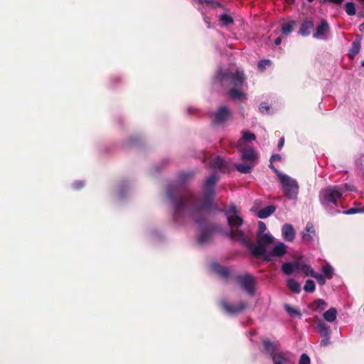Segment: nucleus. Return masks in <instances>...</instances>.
Wrapping results in <instances>:
<instances>
[{
	"label": "nucleus",
	"mask_w": 364,
	"mask_h": 364,
	"mask_svg": "<svg viewBox=\"0 0 364 364\" xmlns=\"http://www.w3.org/2000/svg\"><path fill=\"white\" fill-rule=\"evenodd\" d=\"M167 196L173 206V220L183 223L186 214L196 224L201 225L205 220V214L213 209L215 190L203 186V200L200 201L190 191L182 192L177 185H170L167 189Z\"/></svg>",
	"instance_id": "1"
},
{
	"label": "nucleus",
	"mask_w": 364,
	"mask_h": 364,
	"mask_svg": "<svg viewBox=\"0 0 364 364\" xmlns=\"http://www.w3.org/2000/svg\"><path fill=\"white\" fill-rule=\"evenodd\" d=\"M245 80L246 77L242 70L233 73L227 68H220L214 77L213 85L215 87H229L228 94L230 99L245 101L247 99V94L241 89L247 85Z\"/></svg>",
	"instance_id": "2"
},
{
	"label": "nucleus",
	"mask_w": 364,
	"mask_h": 364,
	"mask_svg": "<svg viewBox=\"0 0 364 364\" xmlns=\"http://www.w3.org/2000/svg\"><path fill=\"white\" fill-rule=\"evenodd\" d=\"M342 196L343 188L341 186H328L320 191L319 200L324 206L328 204L336 205L338 200L340 199Z\"/></svg>",
	"instance_id": "3"
},
{
	"label": "nucleus",
	"mask_w": 364,
	"mask_h": 364,
	"mask_svg": "<svg viewBox=\"0 0 364 364\" xmlns=\"http://www.w3.org/2000/svg\"><path fill=\"white\" fill-rule=\"evenodd\" d=\"M273 242L272 235H257L256 244L247 243V247L255 257L259 258L267 252V246Z\"/></svg>",
	"instance_id": "4"
},
{
	"label": "nucleus",
	"mask_w": 364,
	"mask_h": 364,
	"mask_svg": "<svg viewBox=\"0 0 364 364\" xmlns=\"http://www.w3.org/2000/svg\"><path fill=\"white\" fill-rule=\"evenodd\" d=\"M279 177L285 196L291 200L296 199L299 193V185L296 181L282 173H279Z\"/></svg>",
	"instance_id": "5"
},
{
	"label": "nucleus",
	"mask_w": 364,
	"mask_h": 364,
	"mask_svg": "<svg viewBox=\"0 0 364 364\" xmlns=\"http://www.w3.org/2000/svg\"><path fill=\"white\" fill-rule=\"evenodd\" d=\"M235 280L240 287L250 296L255 294L256 279L249 273L235 277Z\"/></svg>",
	"instance_id": "6"
},
{
	"label": "nucleus",
	"mask_w": 364,
	"mask_h": 364,
	"mask_svg": "<svg viewBox=\"0 0 364 364\" xmlns=\"http://www.w3.org/2000/svg\"><path fill=\"white\" fill-rule=\"evenodd\" d=\"M206 222V218L203 222L201 225H199L201 228V232L198 237V242L200 245H203L210 242L213 236V233L220 230V226L217 224H208L203 227V224Z\"/></svg>",
	"instance_id": "7"
},
{
	"label": "nucleus",
	"mask_w": 364,
	"mask_h": 364,
	"mask_svg": "<svg viewBox=\"0 0 364 364\" xmlns=\"http://www.w3.org/2000/svg\"><path fill=\"white\" fill-rule=\"evenodd\" d=\"M227 217L228 224L231 228H240L242 225L244 220L240 215V211L236 205L231 204L226 210H223Z\"/></svg>",
	"instance_id": "8"
},
{
	"label": "nucleus",
	"mask_w": 364,
	"mask_h": 364,
	"mask_svg": "<svg viewBox=\"0 0 364 364\" xmlns=\"http://www.w3.org/2000/svg\"><path fill=\"white\" fill-rule=\"evenodd\" d=\"M219 304L222 310L229 316L240 314L248 307V303L244 301L233 304L228 302L225 299H221Z\"/></svg>",
	"instance_id": "9"
},
{
	"label": "nucleus",
	"mask_w": 364,
	"mask_h": 364,
	"mask_svg": "<svg viewBox=\"0 0 364 364\" xmlns=\"http://www.w3.org/2000/svg\"><path fill=\"white\" fill-rule=\"evenodd\" d=\"M231 114L232 113L227 106H221L213 114V122L217 124H222L228 120Z\"/></svg>",
	"instance_id": "10"
},
{
	"label": "nucleus",
	"mask_w": 364,
	"mask_h": 364,
	"mask_svg": "<svg viewBox=\"0 0 364 364\" xmlns=\"http://www.w3.org/2000/svg\"><path fill=\"white\" fill-rule=\"evenodd\" d=\"M273 364H294L291 354L289 351H280L271 358Z\"/></svg>",
	"instance_id": "11"
},
{
	"label": "nucleus",
	"mask_w": 364,
	"mask_h": 364,
	"mask_svg": "<svg viewBox=\"0 0 364 364\" xmlns=\"http://www.w3.org/2000/svg\"><path fill=\"white\" fill-rule=\"evenodd\" d=\"M316 236V230L312 223L308 222L306 228L301 233V237L304 242L311 243Z\"/></svg>",
	"instance_id": "12"
},
{
	"label": "nucleus",
	"mask_w": 364,
	"mask_h": 364,
	"mask_svg": "<svg viewBox=\"0 0 364 364\" xmlns=\"http://www.w3.org/2000/svg\"><path fill=\"white\" fill-rule=\"evenodd\" d=\"M330 30L328 23L326 20H322L321 23L317 26L316 32L313 34V37L316 39H324Z\"/></svg>",
	"instance_id": "13"
},
{
	"label": "nucleus",
	"mask_w": 364,
	"mask_h": 364,
	"mask_svg": "<svg viewBox=\"0 0 364 364\" xmlns=\"http://www.w3.org/2000/svg\"><path fill=\"white\" fill-rule=\"evenodd\" d=\"M212 267L213 271L224 280L228 281L230 277V271L228 267L223 266L218 263H214L213 264Z\"/></svg>",
	"instance_id": "14"
},
{
	"label": "nucleus",
	"mask_w": 364,
	"mask_h": 364,
	"mask_svg": "<svg viewBox=\"0 0 364 364\" xmlns=\"http://www.w3.org/2000/svg\"><path fill=\"white\" fill-rule=\"evenodd\" d=\"M362 36L357 35L355 41L351 44V48L348 53V57L353 59L360 52L361 47Z\"/></svg>",
	"instance_id": "15"
},
{
	"label": "nucleus",
	"mask_w": 364,
	"mask_h": 364,
	"mask_svg": "<svg viewBox=\"0 0 364 364\" xmlns=\"http://www.w3.org/2000/svg\"><path fill=\"white\" fill-rule=\"evenodd\" d=\"M262 343L264 350L269 354L271 358L274 354L279 353V351L278 350V348L279 347V343L278 342L274 343L269 339H264Z\"/></svg>",
	"instance_id": "16"
},
{
	"label": "nucleus",
	"mask_w": 364,
	"mask_h": 364,
	"mask_svg": "<svg viewBox=\"0 0 364 364\" xmlns=\"http://www.w3.org/2000/svg\"><path fill=\"white\" fill-rule=\"evenodd\" d=\"M226 235L230 237L231 239L234 240L240 241L242 243L245 244L247 246V243H249L245 238V232L241 230H231L228 233H226Z\"/></svg>",
	"instance_id": "17"
},
{
	"label": "nucleus",
	"mask_w": 364,
	"mask_h": 364,
	"mask_svg": "<svg viewBox=\"0 0 364 364\" xmlns=\"http://www.w3.org/2000/svg\"><path fill=\"white\" fill-rule=\"evenodd\" d=\"M282 236L284 240L291 242L295 237V231L293 226L290 224H284L282 227Z\"/></svg>",
	"instance_id": "18"
},
{
	"label": "nucleus",
	"mask_w": 364,
	"mask_h": 364,
	"mask_svg": "<svg viewBox=\"0 0 364 364\" xmlns=\"http://www.w3.org/2000/svg\"><path fill=\"white\" fill-rule=\"evenodd\" d=\"M241 159L245 161L252 162L256 159L257 155L253 149L250 148L247 149H240Z\"/></svg>",
	"instance_id": "19"
},
{
	"label": "nucleus",
	"mask_w": 364,
	"mask_h": 364,
	"mask_svg": "<svg viewBox=\"0 0 364 364\" xmlns=\"http://www.w3.org/2000/svg\"><path fill=\"white\" fill-rule=\"evenodd\" d=\"M287 252V246L283 242H278L272 250L271 255L274 257H282Z\"/></svg>",
	"instance_id": "20"
},
{
	"label": "nucleus",
	"mask_w": 364,
	"mask_h": 364,
	"mask_svg": "<svg viewBox=\"0 0 364 364\" xmlns=\"http://www.w3.org/2000/svg\"><path fill=\"white\" fill-rule=\"evenodd\" d=\"M276 210V206L273 205H270L268 206H266L262 209H260L257 212V217L261 219H265L270 216L272 214H273Z\"/></svg>",
	"instance_id": "21"
},
{
	"label": "nucleus",
	"mask_w": 364,
	"mask_h": 364,
	"mask_svg": "<svg viewBox=\"0 0 364 364\" xmlns=\"http://www.w3.org/2000/svg\"><path fill=\"white\" fill-rule=\"evenodd\" d=\"M313 28L314 22L312 21H304L301 25L299 33L303 36H307L310 34Z\"/></svg>",
	"instance_id": "22"
},
{
	"label": "nucleus",
	"mask_w": 364,
	"mask_h": 364,
	"mask_svg": "<svg viewBox=\"0 0 364 364\" xmlns=\"http://www.w3.org/2000/svg\"><path fill=\"white\" fill-rule=\"evenodd\" d=\"M327 306V303L321 299H317L308 305V307L313 311H322Z\"/></svg>",
	"instance_id": "23"
},
{
	"label": "nucleus",
	"mask_w": 364,
	"mask_h": 364,
	"mask_svg": "<svg viewBox=\"0 0 364 364\" xmlns=\"http://www.w3.org/2000/svg\"><path fill=\"white\" fill-rule=\"evenodd\" d=\"M225 166L226 164L225 161L218 156L213 159L211 161V167L213 169H218L219 171H224Z\"/></svg>",
	"instance_id": "24"
},
{
	"label": "nucleus",
	"mask_w": 364,
	"mask_h": 364,
	"mask_svg": "<svg viewBox=\"0 0 364 364\" xmlns=\"http://www.w3.org/2000/svg\"><path fill=\"white\" fill-rule=\"evenodd\" d=\"M287 285L288 288L294 293L299 294L301 292V284L294 279H289L287 280Z\"/></svg>",
	"instance_id": "25"
},
{
	"label": "nucleus",
	"mask_w": 364,
	"mask_h": 364,
	"mask_svg": "<svg viewBox=\"0 0 364 364\" xmlns=\"http://www.w3.org/2000/svg\"><path fill=\"white\" fill-rule=\"evenodd\" d=\"M317 328L321 337H330V328L325 323L320 321L317 323Z\"/></svg>",
	"instance_id": "26"
},
{
	"label": "nucleus",
	"mask_w": 364,
	"mask_h": 364,
	"mask_svg": "<svg viewBox=\"0 0 364 364\" xmlns=\"http://www.w3.org/2000/svg\"><path fill=\"white\" fill-rule=\"evenodd\" d=\"M337 317V310L334 307L330 308L323 314V318L328 322H333Z\"/></svg>",
	"instance_id": "27"
},
{
	"label": "nucleus",
	"mask_w": 364,
	"mask_h": 364,
	"mask_svg": "<svg viewBox=\"0 0 364 364\" xmlns=\"http://www.w3.org/2000/svg\"><path fill=\"white\" fill-rule=\"evenodd\" d=\"M295 25V21H290L287 23H283L281 29L282 33L283 35H288L291 33L293 31Z\"/></svg>",
	"instance_id": "28"
},
{
	"label": "nucleus",
	"mask_w": 364,
	"mask_h": 364,
	"mask_svg": "<svg viewBox=\"0 0 364 364\" xmlns=\"http://www.w3.org/2000/svg\"><path fill=\"white\" fill-rule=\"evenodd\" d=\"M255 139H256V136L255 134L251 133L249 131H243L242 132V138L238 141L237 147L240 149L241 144H242V141H252V140H255Z\"/></svg>",
	"instance_id": "29"
},
{
	"label": "nucleus",
	"mask_w": 364,
	"mask_h": 364,
	"mask_svg": "<svg viewBox=\"0 0 364 364\" xmlns=\"http://www.w3.org/2000/svg\"><path fill=\"white\" fill-rule=\"evenodd\" d=\"M252 166L242 164H235V167L237 171L242 173H249L252 169Z\"/></svg>",
	"instance_id": "30"
},
{
	"label": "nucleus",
	"mask_w": 364,
	"mask_h": 364,
	"mask_svg": "<svg viewBox=\"0 0 364 364\" xmlns=\"http://www.w3.org/2000/svg\"><path fill=\"white\" fill-rule=\"evenodd\" d=\"M284 309L290 315V316H296L297 317L300 318L301 316V314L299 309L294 308L291 306L289 304H284Z\"/></svg>",
	"instance_id": "31"
},
{
	"label": "nucleus",
	"mask_w": 364,
	"mask_h": 364,
	"mask_svg": "<svg viewBox=\"0 0 364 364\" xmlns=\"http://www.w3.org/2000/svg\"><path fill=\"white\" fill-rule=\"evenodd\" d=\"M218 181V176L215 174H213L206 179L203 186L210 187V188L211 187V188H215Z\"/></svg>",
	"instance_id": "32"
},
{
	"label": "nucleus",
	"mask_w": 364,
	"mask_h": 364,
	"mask_svg": "<svg viewBox=\"0 0 364 364\" xmlns=\"http://www.w3.org/2000/svg\"><path fill=\"white\" fill-rule=\"evenodd\" d=\"M321 272L323 273V275L325 277H326L327 279H330L333 277V269L331 265L327 264V265L323 266L321 268Z\"/></svg>",
	"instance_id": "33"
},
{
	"label": "nucleus",
	"mask_w": 364,
	"mask_h": 364,
	"mask_svg": "<svg viewBox=\"0 0 364 364\" xmlns=\"http://www.w3.org/2000/svg\"><path fill=\"white\" fill-rule=\"evenodd\" d=\"M282 272L287 275L291 274L295 270L292 262H285L282 266Z\"/></svg>",
	"instance_id": "34"
},
{
	"label": "nucleus",
	"mask_w": 364,
	"mask_h": 364,
	"mask_svg": "<svg viewBox=\"0 0 364 364\" xmlns=\"http://www.w3.org/2000/svg\"><path fill=\"white\" fill-rule=\"evenodd\" d=\"M220 21L222 22V25L225 26L232 25L234 23L233 18L226 14H223L220 16Z\"/></svg>",
	"instance_id": "35"
},
{
	"label": "nucleus",
	"mask_w": 364,
	"mask_h": 364,
	"mask_svg": "<svg viewBox=\"0 0 364 364\" xmlns=\"http://www.w3.org/2000/svg\"><path fill=\"white\" fill-rule=\"evenodd\" d=\"M316 289L315 282L311 279H308L306 281L305 285L304 287V290L306 292L312 293Z\"/></svg>",
	"instance_id": "36"
},
{
	"label": "nucleus",
	"mask_w": 364,
	"mask_h": 364,
	"mask_svg": "<svg viewBox=\"0 0 364 364\" xmlns=\"http://www.w3.org/2000/svg\"><path fill=\"white\" fill-rule=\"evenodd\" d=\"M345 10L348 16H354L356 14L355 6L353 2H347L345 4Z\"/></svg>",
	"instance_id": "37"
},
{
	"label": "nucleus",
	"mask_w": 364,
	"mask_h": 364,
	"mask_svg": "<svg viewBox=\"0 0 364 364\" xmlns=\"http://www.w3.org/2000/svg\"><path fill=\"white\" fill-rule=\"evenodd\" d=\"M272 65V61L269 59L261 60L258 62L257 68L260 72H264L267 68V66H270Z\"/></svg>",
	"instance_id": "38"
},
{
	"label": "nucleus",
	"mask_w": 364,
	"mask_h": 364,
	"mask_svg": "<svg viewBox=\"0 0 364 364\" xmlns=\"http://www.w3.org/2000/svg\"><path fill=\"white\" fill-rule=\"evenodd\" d=\"M267 230L265 223L262 221L258 222V231L257 235H271L269 233H264Z\"/></svg>",
	"instance_id": "39"
},
{
	"label": "nucleus",
	"mask_w": 364,
	"mask_h": 364,
	"mask_svg": "<svg viewBox=\"0 0 364 364\" xmlns=\"http://www.w3.org/2000/svg\"><path fill=\"white\" fill-rule=\"evenodd\" d=\"M193 177V173H192V172L183 173H181L179 176V181L181 183H184L188 181Z\"/></svg>",
	"instance_id": "40"
},
{
	"label": "nucleus",
	"mask_w": 364,
	"mask_h": 364,
	"mask_svg": "<svg viewBox=\"0 0 364 364\" xmlns=\"http://www.w3.org/2000/svg\"><path fill=\"white\" fill-rule=\"evenodd\" d=\"M301 272H303L306 276L309 277H313V275L314 274V273L316 272L311 267V266L305 264V265L302 267L301 270Z\"/></svg>",
	"instance_id": "41"
},
{
	"label": "nucleus",
	"mask_w": 364,
	"mask_h": 364,
	"mask_svg": "<svg viewBox=\"0 0 364 364\" xmlns=\"http://www.w3.org/2000/svg\"><path fill=\"white\" fill-rule=\"evenodd\" d=\"M293 264L295 271L301 272L302 267L305 265V263L301 258H298L293 262Z\"/></svg>",
	"instance_id": "42"
},
{
	"label": "nucleus",
	"mask_w": 364,
	"mask_h": 364,
	"mask_svg": "<svg viewBox=\"0 0 364 364\" xmlns=\"http://www.w3.org/2000/svg\"><path fill=\"white\" fill-rule=\"evenodd\" d=\"M312 277L316 279L318 284L321 286H323L326 284V279H327L323 274H320L316 272L314 273Z\"/></svg>",
	"instance_id": "43"
},
{
	"label": "nucleus",
	"mask_w": 364,
	"mask_h": 364,
	"mask_svg": "<svg viewBox=\"0 0 364 364\" xmlns=\"http://www.w3.org/2000/svg\"><path fill=\"white\" fill-rule=\"evenodd\" d=\"M310 363H311V360H310L309 356L306 353H302L300 357L299 364H310Z\"/></svg>",
	"instance_id": "44"
},
{
	"label": "nucleus",
	"mask_w": 364,
	"mask_h": 364,
	"mask_svg": "<svg viewBox=\"0 0 364 364\" xmlns=\"http://www.w3.org/2000/svg\"><path fill=\"white\" fill-rule=\"evenodd\" d=\"M360 212H362L361 209L356 208H350L348 210L345 211L344 213L346 214L350 215V214H355V213H360Z\"/></svg>",
	"instance_id": "45"
},
{
	"label": "nucleus",
	"mask_w": 364,
	"mask_h": 364,
	"mask_svg": "<svg viewBox=\"0 0 364 364\" xmlns=\"http://www.w3.org/2000/svg\"><path fill=\"white\" fill-rule=\"evenodd\" d=\"M282 160V156L279 154H272L270 158V162L279 161Z\"/></svg>",
	"instance_id": "46"
},
{
	"label": "nucleus",
	"mask_w": 364,
	"mask_h": 364,
	"mask_svg": "<svg viewBox=\"0 0 364 364\" xmlns=\"http://www.w3.org/2000/svg\"><path fill=\"white\" fill-rule=\"evenodd\" d=\"M261 257H263V259L264 262H269L272 261V257L274 256L271 255V252L269 254H267L266 252H264V255H262Z\"/></svg>",
	"instance_id": "47"
},
{
	"label": "nucleus",
	"mask_w": 364,
	"mask_h": 364,
	"mask_svg": "<svg viewBox=\"0 0 364 364\" xmlns=\"http://www.w3.org/2000/svg\"><path fill=\"white\" fill-rule=\"evenodd\" d=\"M323 339L321 341V345L326 346L330 343V337H322Z\"/></svg>",
	"instance_id": "48"
},
{
	"label": "nucleus",
	"mask_w": 364,
	"mask_h": 364,
	"mask_svg": "<svg viewBox=\"0 0 364 364\" xmlns=\"http://www.w3.org/2000/svg\"><path fill=\"white\" fill-rule=\"evenodd\" d=\"M344 0H322L321 2L325 3L326 1L333 3L335 4L340 5L343 2Z\"/></svg>",
	"instance_id": "49"
},
{
	"label": "nucleus",
	"mask_w": 364,
	"mask_h": 364,
	"mask_svg": "<svg viewBox=\"0 0 364 364\" xmlns=\"http://www.w3.org/2000/svg\"><path fill=\"white\" fill-rule=\"evenodd\" d=\"M269 107L265 103H262L259 106V109L262 112L264 111H269Z\"/></svg>",
	"instance_id": "50"
},
{
	"label": "nucleus",
	"mask_w": 364,
	"mask_h": 364,
	"mask_svg": "<svg viewBox=\"0 0 364 364\" xmlns=\"http://www.w3.org/2000/svg\"><path fill=\"white\" fill-rule=\"evenodd\" d=\"M200 4L205 3L208 5H213L215 4L213 0H198Z\"/></svg>",
	"instance_id": "51"
},
{
	"label": "nucleus",
	"mask_w": 364,
	"mask_h": 364,
	"mask_svg": "<svg viewBox=\"0 0 364 364\" xmlns=\"http://www.w3.org/2000/svg\"><path fill=\"white\" fill-rule=\"evenodd\" d=\"M284 144V137H281L279 141V143H278V149L280 150L282 149L283 146Z\"/></svg>",
	"instance_id": "52"
},
{
	"label": "nucleus",
	"mask_w": 364,
	"mask_h": 364,
	"mask_svg": "<svg viewBox=\"0 0 364 364\" xmlns=\"http://www.w3.org/2000/svg\"><path fill=\"white\" fill-rule=\"evenodd\" d=\"M342 188H343V192L344 191H352L353 188H351V186L348 184V183H345L343 186H341Z\"/></svg>",
	"instance_id": "53"
},
{
	"label": "nucleus",
	"mask_w": 364,
	"mask_h": 364,
	"mask_svg": "<svg viewBox=\"0 0 364 364\" xmlns=\"http://www.w3.org/2000/svg\"><path fill=\"white\" fill-rule=\"evenodd\" d=\"M273 162H270V164L269 165V167L274 171V173L277 174L279 176V174L280 173L279 171L275 168V166L272 164Z\"/></svg>",
	"instance_id": "54"
},
{
	"label": "nucleus",
	"mask_w": 364,
	"mask_h": 364,
	"mask_svg": "<svg viewBox=\"0 0 364 364\" xmlns=\"http://www.w3.org/2000/svg\"><path fill=\"white\" fill-rule=\"evenodd\" d=\"M282 43V38L281 37H278L275 39L274 41V43L276 46H279Z\"/></svg>",
	"instance_id": "55"
},
{
	"label": "nucleus",
	"mask_w": 364,
	"mask_h": 364,
	"mask_svg": "<svg viewBox=\"0 0 364 364\" xmlns=\"http://www.w3.org/2000/svg\"><path fill=\"white\" fill-rule=\"evenodd\" d=\"M359 31L360 32H364V22L359 26Z\"/></svg>",
	"instance_id": "56"
},
{
	"label": "nucleus",
	"mask_w": 364,
	"mask_h": 364,
	"mask_svg": "<svg viewBox=\"0 0 364 364\" xmlns=\"http://www.w3.org/2000/svg\"><path fill=\"white\" fill-rule=\"evenodd\" d=\"M136 140H137L136 138L132 137V138L129 139V141L130 144H133Z\"/></svg>",
	"instance_id": "57"
},
{
	"label": "nucleus",
	"mask_w": 364,
	"mask_h": 364,
	"mask_svg": "<svg viewBox=\"0 0 364 364\" xmlns=\"http://www.w3.org/2000/svg\"><path fill=\"white\" fill-rule=\"evenodd\" d=\"M75 186H76L77 188H80V187L82 186V183H76Z\"/></svg>",
	"instance_id": "58"
},
{
	"label": "nucleus",
	"mask_w": 364,
	"mask_h": 364,
	"mask_svg": "<svg viewBox=\"0 0 364 364\" xmlns=\"http://www.w3.org/2000/svg\"><path fill=\"white\" fill-rule=\"evenodd\" d=\"M295 0H286L288 4H291L294 2Z\"/></svg>",
	"instance_id": "59"
},
{
	"label": "nucleus",
	"mask_w": 364,
	"mask_h": 364,
	"mask_svg": "<svg viewBox=\"0 0 364 364\" xmlns=\"http://www.w3.org/2000/svg\"><path fill=\"white\" fill-rule=\"evenodd\" d=\"M362 3V7H363V9L364 10V1H360Z\"/></svg>",
	"instance_id": "60"
},
{
	"label": "nucleus",
	"mask_w": 364,
	"mask_h": 364,
	"mask_svg": "<svg viewBox=\"0 0 364 364\" xmlns=\"http://www.w3.org/2000/svg\"><path fill=\"white\" fill-rule=\"evenodd\" d=\"M362 66L364 68V60L362 61V63H361Z\"/></svg>",
	"instance_id": "61"
},
{
	"label": "nucleus",
	"mask_w": 364,
	"mask_h": 364,
	"mask_svg": "<svg viewBox=\"0 0 364 364\" xmlns=\"http://www.w3.org/2000/svg\"><path fill=\"white\" fill-rule=\"evenodd\" d=\"M309 2H312L314 0H307Z\"/></svg>",
	"instance_id": "62"
}]
</instances>
